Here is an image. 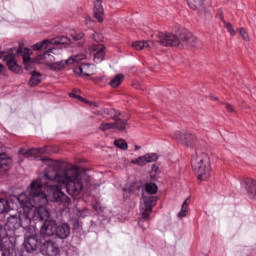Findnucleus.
Wrapping results in <instances>:
<instances>
[{"mask_svg": "<svg viewBox=\"0 0 256 256\" xmlns=\"http://www.w3.org/2000/svg\"><path fill=\"white\" fill-rule=\"evenodd\" d=\"M42 161L46 163L44 175L32 181L27 191L17 196V201L22 207L19 214L21 225H29L31 221H48L50 214L45 208L48 201L69 205L71 199L61 189H66L72 196H77L83 191V176L77 167L68 165L63 168L61 162L47 158Z\"/></svg>", "mask_w": 256, "mask_h": 256, "instance_id": "obj_1", "label": "nucleus"}, {"mask_svg": "<svg viewBox=\"0 0 256 256\" xmlns=\"http://www.w3.org/2000/svg\"><path fill=\"white\" fill-rule=\"evenodd\" d=\"M158 43L162 47H183L189 49V47L197 45V38L189 30L182 29L179 36L169 32L160 33L158 35Z\"/></svg>", "mask_w": 256, "mask_h": 256, "instance_id": "obj_2", "label": "nucleus"}, {"mask_svg": "<svg viewBox=\"0 0 256 256\" xmlns=\"http://www.w3.org/2000/svg\"><path fill=\"white\" fill-rule=\"evenodd\" d=\"M158 189L159 188L155 183L146 184L145 193H143V198L140 204L142 219H140L139 225H141V221H149V215L153 213V207L157 205V197L153 195L157 193Z\"/></svg>", "mask_w": 256, "mask_h": 256, "instance_id": "obj_3", "label": "nucleus"}, {"mask_svg": "<svg viewBox=\"0 0 256 256\" xmlns=\"http://www.w3.org/2000/svg\"><path fill=\"white\" fill-rule=\"evenodd\" d=\"M192 167L199 181H207L211 177V161L207 154L192 159Z\"/></svg>", "mask_w": 256, "mask_h": 256, "instance_id": "obj_4", "label": "nucleus"}, {"mask_svg": "<svg viewBox=\"0 0 256 256\" xmlns=\"http://www.w3.org/2000/svg\"><path fill=\"white\" fill-rule=\"evenodd\" d=\"M172 139H175V141H178L179 143H182V145L190 147L191 149L195 147V143L197 141V138H195L193 134L183 133L181 131L174 132V134H172Z\"/></svg>", "mask_w": 256, "mask_h": 256, "instance_id": "obj_5", "label": "nucleus"}, {"mask_svg": "<svg viewBox=\"0 0 256 256\" xmlns=\"http://www.w3.org/2000/svg\"><path fill=\"white\" fill-rule=\"evenodd\" d=\"M31 53V50L29 48H20L16 50V55L18 57L23 58V63L25 66L26 71L30 72L31 74L35 72V66L33 65V62L31 61V56L29 55Z\"/></svg>", "mask_w": 256, "mask_h": 256, "instance_id": "obj_6", "label": "nucleus"}, {"mask_svg": "<svg viewBox=\"0 0 256 256\" xmlns=\"http://www.w3.org/2000/svg\"><path fill=\"white\" fill-rule=\"evenodd\" d=\"M59 51H61V49H58L57 47L50 48L48 51H45L43 54L38 55L37 59L38 61H41L40 63H44V65L51 67V65H53L55 62L54 55L59 54Z\"/></svg>", "mask_w": 256, "mask_h": 256, "instance_id": "obj_7", "label": "nucleus"}, {"mask_svg": "<svg viewBox=\"0 0 256 256\" xmlns=\"http://www.w3.org/2000/svg\"><path fill=\"white\" fill-rule=\"evenodd\" d=\"M56 230H57V221L50 218L46 220L41 226L40 234L43 237H53V235L56 234Z\"/></svg>", "mask_w": 256, "mask_h": 256, "instance_id": "obj_8", "label": "nucleus"}, {"mask_svg": "<svg viewBox=\"0 0 256 256\" xmlns=\"http://www.w3.org/2000/svg\"><path fill=\"white\" fill-rule=\"evenodd\" d=\"M42 255L54 256L59 254V246L54 241H44L40 245Z\"/></svg>", "mask_w": 256, "mask_h": 256, "instance_id": "obj_9", "label": "nucleus"}, {"mask_svg": "<svg viewBox=\"0 0 256 256\" xmlns=\"http://www.w3.org/2000/svg\"><path fill=\"white\" fill-rule=\"evenodd\" d=\"M241 187L249 195L250 199H256V181L251 178H246L241 181Z\"/></svg>", "mask_w": 256, "mask_h": 256, "instance_id": "obj_10", "label": "nucleus"}, {"mask_svg": "<svg viewBox=\"0 0 256 256\" xmlns=\"http://www.w3.org/2000/svg\"><path fill=\"white\" fill-rule=\"evenodd\" d=\"M3 239H7V229L0 225V251L2 252V256H11V247Z\"/></svg>", "mask_w": 256, "mask_h": 256, "instance_id": "obj_11", "label": "nucleus"}, {"mask_svg": "<svg viewBox=\"0 0 256 256\" xmlns=\"http://www.w3.org/2000/svg\"><path fill=\"white\" fill-rule=\"evenodd\" d=\"M43 242L37 238V236H30L24 241V248L28 253H33L37 251Z\"/></svg>", "mask_w": 256, "mask_h": 256, "instance_id": "obj_12", "label": "nucleus"}, {"mask_svg": "<svg viewBox=\"0 0 256 256\" xmlns=\"http://www.w3.org/2000/svg\"><path fill=\"white\" fill-rule=\"evenodd\" d=\"M16 57L17 55L9 53L3 58V61L6 62L8 69H10V71H13V73H19L21 71V67L17 65Z\"/></svg>", "mask_w": 256, "mask_h": 256, "instance_id": "obj_13", "label": "nucleus"}, {"mask_svg": "<svg viewBox=\"0 0 256 256\" xmlns=\"http://www.w3.org/2000/svg\"><path fill=\"white\" fill-rule=\"evenodd\" d=\"M91 51L93 52L95 63H101L105 58V46L103 44H93Z\"/></svg>", "mask_w": 256, "mask_h": 256, "instance_id": "obj_14", "label": "nucleus"}, {"mask_svg": "<svg viewBox=\"0 0 256 256\" xmlns=\"http://www.w3.org/2000/svg\"><path fill=\"white\" fill-rule=\"evenodd\" d=\"M12 165L13 160L7 157V154H5V152L0 150V172L5 173L6 171H9Z\"/></svg>", "mask_w": 256, "mask_h": 256, "instance_id": "obj_15", "label": "nucleus"}, {"mask_svg": "<svg viewBox=\"0 0 256 256\" xmlns=\"http://www.w3.org/2000/svg\"><path fill=\"white\" fill-rule=\"evenodd\" d=\"M58 239H67L71 235V227L67 223L56 226V234Z\"/></svg>", "mask_w": 256, "mask_h": 256, "instance_id": "obj_16", "label": "nucleus"}, {"mask_svg": "<svg viewBox=\"0 0 256 256\" xmlns=\"http://www.w3.org/2000/svg\"><path fill=\"white\" fill-rule=\"evenodd\" d=\"M101 3L102 0H96L94 2V17L99 21V23H103V14L105 13Z\"/></svg>", "mask_w": 256, "mask_h": 256, "instance_id": "obj_17", "label": "nucleus"}, {"mask_svg": "<svg viewBox=\"0 0 256 256\" xmlns=\"http://www.w3.org/2000/svg\"><path fill=\"white\" fill-rule=\"evenodd\" d=\"M49 45H53L51 39H45L41 42H38L32 46L33 51H45V49L49 48Z\"/></svg>", "mask_w": 256, "mask_h": 256, "instance_id": "obj_18", "label": "nucleus"}, {"mask_svg": "<svg viewBox=\"0 0 256 256\" xmlns=\"http://www.w3.org/2000/svg\"><path fill=\"white\" fill-rule=\"evenodd\" d=\"M113 119V126L114 129H117V131H125L127 129V120H123L121 118L112 117Z\"/></svg>", "mask_w": 256, "mask_h": 256, "instance_id": "obj_19", "label": "nucleus"}, {"mask_svg": "<svg viewBox=\"0 0 256 256\" xmlns=\"http://www.w3.org/2000/svg\"><path fill=\"white\" fill-rule=\"evenodd\" d=\"M73 72L76 73V75H85L86 77H89L91 75V70H89V64H82L80 66H77L73 69Z\"/></svg>", "mask_w": 256, "mask_h": 256, "instance_id": "obj_20", "label": "nucleus"}, {"mask_svg": "<svg viewBox=\"0 0 256 256\" xmlns=\"http://www.w3.org/2000/svg\"><path fill=\"white\" fill-rule=\"evenodd\" d=\"M47 153V146L42 148H33L22 152V155H30V157H35V155H43Z\"/></svg>", "mask_w": 256, "mask_h": 256, "instance_id": "obj_21", "label": "nucleus"}, {"mask_svg": "<svg viewBox=\"0 0 256 256\" xmlns=\"http://www.w3.org/2000/svg\"><path fill=\"white\" fill-rule=\"evenodd\" d=\"M186 2L191 9H201L205 7V5H209L207 0H186Z\"/></svg>", "mask_w": 256, "mask_h": 256, "instance_id": "obj_22", "label": "nucleus"}, {"mask_svg": "<svg viewBox=\"0 0 256 256\" xmlns=\"http://www.w3.org/2000/svg\"><path fill=\"white\" fill-rule=\"evenodd\" d=\"M68 65H71V60H62L58 62H54L51 66L50 69L52 71H61V69H65Z\"/></svg>", "mask_w": 256, "mask_h": 256, "instance_id": "obj_23", "label": "nucleus"}, {"mask_svg": "<svg viewBox=\"0 0 256 256\" xmlns=\"http://www.w3.org/2000/svg\"><path fill=\"white\" fill-rule=\"evenodd\" d=\"M153 42L136 41L132 43L133 49L136 51H143V49H151Z\"/></svg>", "mask_w": 256, "mask_h": 256, "instance_id": "obj_24", "label": "nucleus"}, {"mask_svg": "<svg viewBox=\"0 0 256 256\" xmlns=\"http://www.w3.org/2000/svg\"><path fill=\"white\" fill-rule=\"evenodd\" d=\"M189 203H191V198H186L182 204L181 211L178 213V219H183V217H187V213H189Z\"/></svg>", "mask_w": 256, "mask_h": 256, "instance_id": "obj_25", "label": "nucleus"}, {"mask_svg": "<svg viewBox=\"0 0 256 256\" xmlns=\"http://www.w3.org/2000/svg\"><path fill=\"white\" fill-rule=\"evenodd\" d=\"M51 42L52 45H70L71 39H69L67 36H61L51 39Z\"/></svg>", "mask_w": 256, "mask_h": 256, "instance_id": "obj_26", "label": "nucleus"}, {"mask_svg": "<svg viewBox=\"0 0 256 256\" xmlns=\"http://www.w3.org/2000/svg\"><path fill=\"white\" fill-rule=\"evenodd\" d=\"M31 75L32 76L28 83H29L30 87H37V85H39V83H41V73L34 72Z\"/></svg>", "mask_w": 256, "mask_h": 256, "instance_id": "obj_27", "label": "nucleus"}, {"mask_svg": "<svg viewBox=\"0 0 256 256\" xmlns=\"http://www.w3.org/2000/svg\"><path fill=\"white\" fill-rule=\"evenodd\" d=\"M125 79V76L123 74L116 75L111 81L110 85L114 88L119 87L121 83H123V80Z\"/></svg>", "mask_w": 256, "mask_h": 256, "instance_id": "obj_28", "label": "nucleus"}, {"mask_svg": "<svg viewBox=\"0 0 256 256\" xmlns=\"http://www.w3.org/2000/svg\"><path fill=\"white\" fill-rule=\"evenodd\" d=\"M11 211V206L9 205V201L0 198V213H9Z\"/></svg>", "mask_w": 256, "mask_h": 256, "instance_id": "obj_29", "label": "nucleus"}, {"mask_svg": "<svg viewBox=\"0 0 256 256\" xmlns=\"http://www.w3.org/2000/svg\"><path fill=\"white\" fill-rule=\"evenodd\" d=\"M85 59H87V56L85 54H78L68 58V60H70V65H73V63H79L80 61H83Z\"/></svg>", "mask_w": 256, "mask_h": 256, "instance_id": "obj_30", "label": "nucleus"}, {"mask_svg": "<svg viewBox=\"0 0 256 256\" xmlns=\"http://www.w3.org/2000/svg\"><path fill=\"white\" fill-rule=\"evenodd\" d=\"M115 147H118V149H122L123 151H126L128 149L129 145L127 144V141L123 139L115 140L114 141Z\"/></svg>", "mask_w": 256, "mask_h": 256, "instance_id": "obj_31", "label": "nucleus"}, {"mask_svg": "<svg viewBox=\"0 0 256 256\" xmlns=\"http://www.w3.org/2000/svg\"><path fill=\"white\" fill-rule=\"evenodd\" d=\"M131 163L133 165H139V167H143V165H147V160L144 155V156H140L134 160H131Z\"/></svg>", "mask_w": 256, "mask_h": 256, "instance_id": "obj_32", "label": "nucleus"}, {"mask_svg": "<svg viewBox=\"0 0 256 256\" xmlns=\"http://www.w3.org/2000/svg\"><path fill=\"white\" fill-rule=\"evenodd\" d=\"M144 157L146 158V163H155L159 159V156L155 153L145 154Z\"/></svg>", "mask_w": 256, "mask_h": 256, "instance_id": "obj_33", "label": "nucleus"}, {"mask_svg": "<svg viewBox=\"0 0 256 256\" xmlns=\"http://www.w3.org/2000/svg\"><path fill=\"white\" fill-rule=\"evenodd\" d=\"M99 129L100 131H110V129H114L113 123H109V122H101V124L99 125Z\"/></svg>", "mask_w": 256, "mask_h": 256, "instance_id": "obj_34", "label": "nucleus"}, {"mask_svg": "<svg viewBox=\"0 0 256 256\" xmlns=\"http://www.w3.org/2000/svg\"><path fill=\"white\" fill-rule=\"evenodd\" d=\"M81 93L80 90H74L72 93L69 94V97H72V99H78V101H82V103H87V101L79 95Z\"/></svg>", "mask_w": 256, "mask_h": 256, "instance_id": "obj_35", "label": "nucleus"}, {"mask_svg": "<svg viewBox=\"0 0 256 256\" xmlns=\"http://www.w3.org/2000/svg\"><path fill=\"white\" fill-rule=\"evenodd\" d=\"M73 41H83L85 34L82 32L71 34Z\"/></svg>", "mask_w": 256, "mask_h": 256, "instance_id": "obj_36", "label": "nucleus"}, {"mask_svg": "<svg viewBox=\"0 0 256 256\" xmlns=\"http://www.w3.org/2000/svg\"><path fill=\"white\" fill-rule=\"evenodd\" d=\"M70 225H72V229H79L81 227V222L77 218L71 219Z\"/></svg>", "mask_w": 256, "mask_h": 256, "instance_id": "obj_37", "label": "nucleus"}, {"mask_svg": "<svg viewBox=\"0 0 256 256\" xmlns=\"http://www.w3.org/2000/svg\"><path fill=\"white\" fill-rule=\"evenodd\" d=\"M225 27L232 37L235 36V29H233V25H231V23L226 22Z\"/></svg>", "mask_w": 256, "mask_h": 256, "instance_id": "obj_38", "label": "nucleus"}, {"mask_svg": "<svg viewBox=\"0 0 256 256\" xmlns=\"http://www.w3.org/2000/svg\"><path fill=\"white\" fill-rule=\"evenodd\" d=\"M240 35L244 41H249V34L247 33V31H245V29H240Z\"/></svg>", "mask_w": 256, "mask_h": 256, "instance_id": "obj_39", "label": "nucleus"}, {"mask_svg": "<svg viewBox=\"0 0 256 256\" xmlns=\"http://www.w3.org/2000/svg\"><path fill=\"white\" fill-rule=\"evenodd\" d=\"M93 39L96 41V43H99V41H103V36L99 35V33H94Z\"/></svg>", "mask_w": 256, "mask_h": 256, "instance_id": "obj_40", "label": "nucleus"}, {"mask_svg": "<svg viewBox=\"0 0 256 256\" xmlns=\"http://www.w3.org/2000/svg\"><path fill=\"white\" fill-rule=\"evenodd\" d=\"M225 106H226V109H227V111H228L229 113H233V111H235V110L233 109V106H231V104L226 103Z\"/></svg>", "mask_w": 256, "mask_h": 256, "instance_id": "obj_41", "label": "nucleus"}, {"mask_svg": "<svg viewBox=\"0 0 256 256\" xmlns=\"http://www.w3.org/2000/svg\"><path fill=\"white\" fill-rule=\"evenodd\" d=\"M102 113L103 115H113V110L103 109Z\"/></svg>", "mask_w": 256, "mask_h": 256, "instance_id": "obj_42", "label": "nucleus"}, {"mask_svg": "<svg viewBox=\"0 0 256 256\" xmlns=\"http://www.w3.org/2000/svg\"><path fill=\"white\" fill-rule=\"evenodd\" d=\"M112 115V117H117L119 119V117H121V111L112 110Z\"/></svg>", "mask_w": 256, "mask_h": 256, "instance_id": "obj_43", "label": "nucleus"}, {"mask_svg": "<svg viewBox=\"0 0 256 256\" xmlns=\"http://www.w3.org/2000/svg\"><path fill=\"white\" fill-rule=\"evenodd\" d=\"M4 73H5V66L0 63V74H4Z\"/></svg>", "mask_w": 256, "mask_h": 256, "instance_id": "obj_44", "label": "nucleus"}, {"mask_svg": "<svg viewBox=\"0 0 256 256\" xmlns=\"http://www.w3.org/2000/svg\"><path fill=\"white\" fill-rule=\"evenodd\" d=\"M159 167H157L156 165L152 166V171H154V173H157Z\"/></svg>", "mask_w": 256, "mask_h": 256, "instance_id": "obj_45", "label": "nucleus"}, {"mask_svg": "<svg viewBox=\"0 0 256 256\" xmlns=\"http://www.w3.org/2000/svg\"><path fill=\"white\" fill-rule=\"evenodd\" d=\"M95 115H103V110L96 111V112H95Z\"/></svg>", "mask_w": 256, "mask_h": 256, "instance_id": "obj_46", "label": "nucleus"}, {"mask_svg": "<svg viewBox=\"0 0 256 256\" xmlns=\"http://www.w3.org/2000/svg\"><path fill=\"white\" fill-rule=\"evenodd\" d=\"M135 149H136V151H138V149H141V146H135Z\"/></svg>", "mask_w": 256, "mask_h": 256, "instance_id": "obj_47", "label": "nucleus"}, {"mask_svg": "<svg viewBox=\"0 0 256 256\" xmlns=\"http://www.w3.org/2000/svg\"><path fill=\"white\" fill-rule=\"evenodd\" d=\"M3 55H4V52L0 51V59L3 57Z\"/></svg>", "mask_w": 256, "mask_h": 256, "instance_id": "obj_48", "label": "nucleus"}, {"mask_svg": "<svg viewBox=\"0 0 256 256\" xmlns=\"http://www.w3.org/2000/svg\"><path fill=\"white\" fill-rule=\"evenodd\" d=\"M123 191H128V192H130L131 189H126V188H124Z\"/></svg>", "mask_w": 256, "mask_h": 256, "instance_id": "obj_49", "label": "nucleus"}]
</instances>
